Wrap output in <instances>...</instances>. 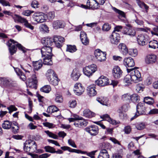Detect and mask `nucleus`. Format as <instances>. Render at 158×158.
Here are the masks:
<instances>
[{
  "instance_id": "59",
  "label": "nucleus",
  "mask_w": 158,
  "mask_h": 158,
  "mask_svg": "<svg viewBox=\"0 0 158 158\" xmlns=\"http://www.w3.org/2000/svg\"><path fill=\"white\" fill-rule=\"evenodd\" d=\"M153 81V77H148L145 80V82L148 85H151Z\"/></svg>"
},
{
  "instance_id": "58",
  "label": "nucleus",
  "mask_w": 158,
  "mask_h": 158,
  "mask_svg": "<svg viewBox=\"0 0 158 158\" xmlns=\"http://www.w3.org/2000/svg\"><path fill=\"white\" fill-rule=\"evenodd\" d=\"M157 107L158 108V104L156 105ZM149 114H158V109H152L148 112L147 113Z\"/></svg>"
},
{
  "instance_id": "4",
  "label": "nucleus",
  "mask_w": 158,
  "mask_h": 158,
  "mask_svg": "<svg viewBox=\"0 0 158 158\" xmlns=\"http://www.w3.org/2000/svg\"><path fill=\"white\" fill-rule=\"evenodd\" d=\"M69 122H74L73 125L76 127H83L86 126L88 123L86 120L83 119L82 117L69 118L68 119Z\"/></svg>"
},
{
  "instance_id": "54",
  "label": "nucleus",
  "mask_w": 158,
  "mask_h": 158,
  "mask_svg": "<svg viewBox=\"0 0 158 158\" xmlns=\"http://www.w3.org/2000/svg\"><path fill=\"white\" fill-rule=\"evenodd\" d=\"M87 67H89L90 72H92V74L97 70V66L95 64H92Z\"/></svg>"
},
{
  "instance_id": "20",
  "label": "nucleus",
  "mask_w": 158,
  "mask_h": 158,
  "mask_svg": "<svg viewBox=\"0 0 158 158\" xmlns=\"http://www.w3.org/2000/svg\"><path fill=\"white\" fill-rule=\"evenodd\" d=\"M123 64L126 67H133L135 65V62L131 57L125 58L123 60Z\"/></svg>"
},
{
  "instance_id": "45",
  "label": "nucleus",
  "mask_w": 158,
  "mask_h": 158,
  "mask_svg": "<svg viewBox=\"0 0 158 158\" xmlns=\"http://www.w3.org/2000/svg\"><path fill=\"white\" fill-rule=\"evenodd\" d=\"M131 95L127 93L123 95L122 96V99L124 101H130L131 100Z\"/></svg>"
},
{
  "instance_id": "38",
  "label": "nucleus",
  "mask_w": 158,
  "mask_h": 158,
  "mask_svg": "<svg viewBox=\"0 0 158 158\" xmlns=\"http://www.w3.org/2000/svg\"><path fill=\"white\" fill-rule=\"evenodd\" d=\"M149 47L154 49H156L158 48V42L156 40L149 42Z\"/></svg>"
},
{
  "instance_id": "23",
  "label": "nucleus",
  "mask_w": 158,
  "mask_h": 158,
  "mask_svg": "<svg viewBox=\"0 0 158 158\" xmlns=\"http://www.w3.org/2000/svg\"><path fill=\"white\" fill-rule=\"evenodd\" d=\"M53 38H44L41 40V42L44 45V46H51L53 44Z\"/></svg>"
},
{
  "instance_id": "18",
  "label": "nucleus",
  "mask_w": 158,
  "mask_h": 158,
  "mask_svg": "<svg viewBox=\"0 0 158 158\" xmlns=\"http://www.w3.org/2000/svg\"><path fill=\"white\" fill-rule=\"evenodd\" d=\"M74 91L76 95H80L82 94L85 90V88L80 83H76L74 85Z\"/></svg>"
},
{
  "instance_id": "57",
  "label": "nucleus",
  "mask_w": 158,
  "mask_h": 158,
  "mask_svg": "<svg viewBox=\"0 0 158 158\" xmlns=\"http://www.w3.org/2000/svg\"><path fill=\"white\" fill-rule=\"evenodd\" d=\"M113 10L116 13H118L119 15H120L122 17H125V13L117 9V8H116L115 7H113Z\"/></svg>"
},
{
  "instance_id": "22",
  "label": "nucleus",
  "mask_w": 158,
  "mask_h": 158,
  "mask_svg": "<svg viewBox=\"0 0 158 158\" xmlns=\"http://www.w3.org/2000/svg\"><path fill=\"white\" fill-rule=\"evenodd\" d=\"M81 75L80 71L77 68L74 69L71 75V78L74 81H77Z\"/></svg>"
},
{
  "instance_id": "49",
  "label": "nucleus",
  "mask_w": 158,
  "mask_h": 158,
  "mask_svg": "<svg viewBox=\"0 0 158 158\" xmlns=\"http://www.w3.org/2000/svg\"><path fill=\"white\" fill-rule=\"evenodd\" d=\"M111 28L110 24L108 23H106L104 24L102 27V30L103 31H109Z\"/></svg>"
},
{
  "instance_id": "9",
  "label": "nucleus",
  "mask_w": 158,
  "mask_h": 158,
  "mask_svg": "<svg viewBox=\"0 0 158 158\" xmlns=\"http://www.w3.org/2000/svg\"><path fill=\"white\" fill-rule=\"evenodd\" d=\"M137 41L139 45L144 46L147 44L149 42L147 35L144 34H140L137 37Z\"/></svg>"
},
{
  "instance_id": "51",
  "label": "nucleus",
  "mask_w": 158,
  "mask_h": 158,
  "mask_svg": "<svg viewBox=\"0 0 158 158\" xmlns=\"http://www.w3.org/2000/svg\"><path fill=\"white\" fill-rule=\"evenodd\" d=\"M44 148L45 149L46 152L51 153H53L54 151L55 150V149L54 148L49 146H45Z\"/></svg>"
},
{
  "instance_id": "36",
  "label": "nucleus",
  "mask_w": 158,
  "mask_h": 158,
  "mask_svg": "<svg viewBox=\"0 0 158 158\" xmlns=\"http://www.w3.org/2000/svg\"><path fill=\"white\" fill-rule=\"evenodd\" d=\"M143 101L145 103L149 105H152L154 102V99L149 97H145Z\"/></svg>"
},
{
  "instance_id": "26",
  "label": "nucleus",
  "mask_w": 158,
  "mask_h": 158,
  "mask_svg": "<svg viewBox=\"0 0 158 158\" xmlns=\"http://www.w3.org/2000/svg\"><path fill=\"white\" fill-rule=\"evenodd\" d=\"M118 47L120 51L123 55H126L128 53V48L125 44L123 43L120 44Z\"/></svg>"
},
{
  "instance_id": "39",
  "label": "nucleus",
  "mask_w": 158,
  "mask_h": 158,
  "mask_svg": "<svg viewBox=\"0 0 158 158\" xmlns=\"http://www.w3.org/2000/svg\"><path fill=\"white\" fill-rule=\"evenodd\" d=\"M89 67L87 66L83 68V71L85 75L88 77H90L92 75V72H90Z\"/></svg>"
},
{
  "instance_id": "43",
  "label": "nucleus",
  "mask_w": 158,
  "mask_h": 158,
  "mask_svg": "<svg viewBox=\"0 0 158 158\" xmlns=\"http://www.w3.org/2000/svg\"><path fill=\"white\" fill-rule=\"evenodd\" d=\"M77 48L75 46L71 45H67L66 51L70 52H73L77 50Z\"/></svg>"
},
{
  "instance_id": "5",
  "label": "nucleus",
  "mask_w": 158,
  "mask_h": 158,
  "mask_svg": "<svg viewBox=\"0 0 158 158\" xmlns=\"http://www.w3.org/2000/svg\"><path fill=\"white\" fill-rule=\"evenodd\" d=\"M0 83L4 86L9 88L15 87L17 85L15 81L7 78H0Z\"/></svg>"
},
{
  "instance_id": "25",
  "label": "nucleus",
  "mask_w": 158,
  "mask_h": 158,
  "mask_svg": "<svg viewBox=\"0 0 158 158\" xmlns=\"http://www.w3.org/2000/svg\"><path fill=\"white\" fill-rule=\"evenodd\" d=\"M100 118L103 119L104 120L107 121L110 123L112 124L116 125L117 124L116 121L113 120L110 117L109 115L107 114H103L101 116Z\"/></svg>"
},
{
  "instance_id": "46",
  "label": "nucleus",
  "mask_w": 158,
  "mask_h": 158,
  "mask_svg": "<svg viewBox=\"0 0 158 158\" xmlns=\"http://www.w3.org/2000/svg\"><path fill=\"white\" fill-rule=\"evenodd\" d=\"M138 5L140 8H144L146 10V12H148V10L149 7L143 2L139 1L138 2Z\"/></svg>"
},
{
  "instance_id": "34",
  "label": "nucleus",
  "mask_w": 158,
  "mask_h": 158,
  "mask_svg": "<svg viewBox=\"0 0 158 158\" xmlns=\"http://www.w3.org/2000/svg\"><path fill=\"white\" fill-rule=\"evenodd\" d=\"M2 126L4 129H9L11 127V122L8 120H5L3 121Z\"/></svg>"
},
{
  "instance_id": "48",
  "label": "nucleus",
  "mask_w": 158,
  "mask_h": 158,
  "mask_svg": "<svg viewBox=\"0 0 158 158\" xmlns=\"http://www.w3.org/2000/svg\"><path fill=\"white\" fill-rule=\"evenodd\" d=\"M55 101L57 103H62L63 101V99L62 96L58 94L56 95Z\"/></svg>"
},
{
  "instance_id": "24",
  "label": "nucleus",
  "mask_w": 158,
  "mask_h": 158,
  "mask_svg": "<svg viewBox=\"0 0 158 158\" xmlns=\"http://www.w3.org/2000/svg\"><path fill=\"white\" fill-rule=\"evenodd\" d=\"M87 5L88 6H89V8H91L93 9H97L99 7V6H98L95 0H88L87 1Z\"/></svg>"
},
{
  "instance_id": "50",
  "label": "nucleus",
  "mask_w": 158,
  "mask_h": 158,
  "mask_svg": "<svg viewBox=\"0 0 158 158\" xmlns=\"http://www.w3.org/2000/svg\"><path fill=\"white\" fill-rule=\"evenodd\" d=\"M128 53L131 56L135 57L137 55V51L136 49H130L128 51Z\"/></svg>"
},
{
  "instance_id": "56",
  "label": "nucleus",
  "mask_w": 158,
  "mask_h": 158,
  "mask_svg": "<svg viewBox=\"0 0 158 158\" xmlns=\"http://www.w3.org/2000/svg\"><path fill=\"white\" fill-rule=\"evenodd\" d=\"M43 124L44 126L48 127L49 128H53L55 127V125L54 124L48 122L43 123Z\"/></svg>"
},
{
  "instance_id": "11",
  "label": "nucleus",
  "mask_w": 158,
  "mask_h": 158,
  "mask_svg": "<svg viewBox=\"0 0 158 158\" xmlns=\"http://www.w3.org/2000/svg\"><path fill=\"white\" fill-rule=\"evenodd\" d=\"M108 81L109 80L106 77L102 76L95 81V83L98 86H104L109 85Z\"/></svg>"
},
{
  "instance_id": "28",
  "label": "nucleus",
  "mask_w": 158,
  "mask_h": 158,
  "mask_svg": "<svg viewBox=\"0 0 158 158\" xmlns=\"http://www.w3.org/2000/svg\"><path fill=\"white\" fill-rule=\"evenodd\" d=\"M15 70L17 75L20 77V78L23 81H25L26 79V77L23 72L19 68L13 67Z\"/></svg>"
},
{
  "instance_id": "40",
  "label": "nucleus",
  "mask_w": 158,
  "mask_h": 158,
  "mask_svg": "<svg viewBox=\"0 0 158 158\" xmlns=\"http://www.w3.org/2000/svg\"><path fill=\"white\" fill-rule=\"evenodd\" d=\"M51 88L49 85H45L40 89L41 91L46 93H49L51 90Z\"/></svg>"
},
{
  "instance_id": "63",
  "label": "nucleus",
  "mask_w": 158,
  "mask_h": 158,
  "mask_svg": "<svg viewBox=\"0 0 158 158\" xmlns=\"http://www.w3.org/2000/svg\"><path fill=\"white\" fill-rule=\"evenodd\" d=\"M12 131L14 134H16L18 132L19 129V126L11 127Z\"/></svg>"
},
{
  "instance_id": "3",
  "label": "nucleus",
  "mask_w": 158,
  "mask_h": 158,
  "mask_svg": "<svg viewBox=\"0 0 158 158\" xmlns=\"http://www.w3.org/2000/svg\"><path fill=\"white\" fill-rule=\"evenodd\" d=\"M148 109L145 108L144 103H139L136 106V112L135 114L131 118L130 120L132 121L139 115L147 114Z\"/></svg>"
},
{
  "instance_id": "6",
  "label": "nucleus",
  "mask_w": 158,
  "mask_h": 158,
  "mask_svg": "<svg viewBox=\"0 0 158 158\" xmlns=\"http://www.w3.org/2000/svg\"><path fill=\"white\" fill-rule=\"evenodd\" d=\"M136 67L134 68L129 69L127 68V72L130 73L131 77V80L134 81L136 80H140L141 77V74L140 72L136 69Z\"/></svg>"
},
{
  "instance_id": "53",
  "label": "nucleus",
  "mask_w": 158,
  "mask_h": 158,
  "mask_svg": "<svg viewBox=\"0 0 158 158\" xmlns=\"http://www.w3.org/2000/svg\"><path fill=\"white\" fill-rule=\"evenodd\" d=\"M103 52L100 49H96L94 51V55L95 58L97 59H98L99 56L101 55V53H103Z\"/></svg>"
},
{
  "instance_id": "37",
  "label": "nucleus",
  "mask_w": 158,
  "mask_h": 158,
  "mask_svg": "<svg viewBox=\"0 0 158 158\" xmlns=\"http://www.w3.org/2000/svg\"><path fill=\"white\" fill-rule=\"evenodd\" d=\"M59 110V109L55 106H49L47 110L48 113H53L56 112Z\"/></svg>"
},
{
  "instance_id": "47",
  "label": "nucleus",
  "mask_w": 158,
  "mask_h": 158,
  "mask_svg": "<svg viewBox=\"0 0 158 158\" xmlns=\"http://www.w3.org/2000/svg\"><path fill=\"white\" fill-rule=\"evenodd\" d=\"M44 132L50 137L55 139H57L58 138V136L54 134L49 131H45Z\"/></svg>"
},
{
  "instance_id": "21",
  "label": "nucleus",
  "mask_w": 158,
  "mask_h": 158,
  "mask_svg": "<svg viewBox=\"0 0 158 158\" xmlns=\"http://www.w3.org/2000/svg\"><path fill=\"white\" fill-rule=\"evenodd\" d=\"M95 85L94 84L91 85L87 88V94L90 97L94 96L97 94V92L95 90Z\"/></svg>"
},
{
  "instance_id": "16",
  "label": "nucleus",
  "mask_w": 158,
  "mask_h": 158,
  "mask_svg": "<svg viewBox=\"0 0 158 158\" xmlns=\"http://www.w3.org/2000/svg\"><path fill=\"white\" fill-rule=\"evenodd\" d=\"M120 36L118 33L113 31L111 35V42L114 44L117 45L119 42Z\"/></svg>"
},
{
  "instance_id": "30",
  "label": "nucleus",
  "mask_w": 158,
  "mask_h": 158,
  "mask_svg": "<svg viewBox=\"0 0 158 158\" xmlns=\"http://www.w3.org/2000/svg\"><path fill=\"white\" fill-rule=\"evenodd\" d=\"M33 65L35 70H38L42 66L43 64L41 60L33 62Z\"/></svg>"
},
{
  "instance_id": "61",
  "label": "nucleus",
  "mask_w": 158,
  "mask_h": 158,
  "mask_svg": "<svg viewBox=\"0 0 158 158\" xmlns=\"http://www.w3.org/2000/svg\"><path fill=\"white\" fill-rule=\"evenodd\" d=\"M131 74L127 75L124 79V81L126 83L130 82V80H131Z\"/></svg>"
},
{
  "instance_id": "1",
  "label": "nucleus",
  "mask_w": 158,
  "mask_h": 158,
  "mask_svg": "<svg viewBox=\"0 0 158 158\" xmlns=\"http://www.w3.org/2000/svg\"><path fill=\"white\" fill-rule=\"evenodd\" d=\"M6 45L9 47V52L11 56L16 52L17 47L18 48L19 50L23 51V53L26 52L27 50L21 44L18 43L17 42L13 39H10L7 42Z\"/></svg>"
},
{
  "instance_id": "62",
  "label": "nucleus",
  "mask_w": 158,
  "mask_h": 158,
  "mask_svg": "<svg viewBox=\"0 0 158 158\" xmlns=\"http://www.w3.org/2000/svg\"><path fill=\"white\" fill-rule=\"evenodd\" d=\"M40 27L43 31H44L46 32H48L49 31L48 28L45 24H42Z\"/></svg>"
},
{
  "instance_id": "12",
  "label": "nucleus",
  "mask_w": 158,
  "mask_h": 158,
  "mask_svg": "<svg viewBox=\"0 0 158 158\" xmlns=\"http://www.w3.org/2000/svg\"><path fill=\"white\" fill-rule=\"evenodd\" d=\"M85 130L92 135H95L98 133V127L95 125H92L87 127Z\"/></svg>"
},
{
  "instance_id": "10",
  "label": "nucleus",
  "mask_w": 158,
  "mask_h": 158,
  "mask_svg": "<svg viewBox=\"0 0 158 158\" xmlns=\"http://www.w3.org/2000/svg\"><path fill=\"white\" fill-rule=\"evenodd\" d=\"M64 38L60 36H54L53 37V43L55 46L58 48H60L62 46L63 43L64 41Z\"/></svg>"
},
{
  "instance_id": "29",
  "label": "nucleus",
  "mask_w": 158,
  "mask_h": 158,
  "mask_svg": "<svg viewBox=\"0 0 158 158\" xmlns=\"http://www.w3.org/2000/svg\"><path fill=\"white\" fill-rule=\"evenodd\" d=\"M123 33L125 34H127L132 36H134L135 34V31L134 30H132L131 29L125 27L123 31Z\"/></svg>"
},
{
  "instance_id": "64",
  "label": "nucleus",
  "mask_w": 158,
  "mask_h": 158,
  "mask_svg": "<svg viewBox=\"0 0 158 158\" xmlns=\"http://www.w3.org/2000/svg\"><path fill=\"white\" fill-rule=\"evenodd\" d=\"M80 38L81 40L87 38L86 34L84 31H81L80 35Z\"/></svg>"
},
{
  "instance_id": "31",
  "label": "nucleus",
  "mask_w": 158,
  "mask_h": 158,
  "mask_svg": "<svg viewBox=\"0 0 158 158\" xmlns=\"http://www.w3.org/2000/svg\"><path fill=\"white\" fill-rule=\"evenodd\" d=\"M83 115L88 118H91L95 116V114L93 112L91 111L88 109H86L84 110L83 112Z\"/></svg>"
},
{
  "instance_id": "27",
  "label": "nucleus",
  "mask_w": 158,
  "mask_h": 158,
  "mask_svg": "<svg viewBox=\"0 0 158 158\" xmlns=\"http://www.w3.org/2000/svg\"><path fill=\"white\" fill-rule=\"evenodd\" d=\"M52 55H47V56H43V63L45 65H51L52 64V62L51 60V58Z\"/></svg>"
},
{
  "instance_id": "7",
  "label": "nucleus",
  "mask_w": 158,
  "mask_h": 158,
  "mask_svg": "<svg viewBox=\"0 0 158 158\" xmlns=\"http://www.w3.org/2000/svg\"><path fill=\"white\" fill-rule=\"evenodd\" d=\"M38 82L37 77L35 74L32 75L31 78H29L27 81L26 85L27 87L31 88H34L36 89L37 88V84Z\"/></svg>"
},
{
  "instance_id": "35",
  "label": "nucleus",
  "mask_w": 158,
  "mask_h": 158,
  "mask_svg": "<svg viewBox=\"0 0 158 158\" xmlns=\"http://www.w3.org/2000/svg\"><path fill=\"white\" fill-rule=\"evenodd\" d=\"M52 79V77H48V80L51 84L52 85L56 86L57 85L58 83V78L57 75L54 76V77Z\"/></svg>"
},
{
  "instance_id": "14",
  "label": "nucleus",
  "mask_w": 158,
  "mask_h": 158,
  "mask_svg": "<svg viewBox=\"0 0 158 158\" xmlns=\"http://www.w3.org/2000/svg\"><path fill=\"white\" fill-rule=\"evenodd\" d=\"M102 146V149L98 156V158H109V155L106 150L104 147L105 145V143H103L101 144Z\"/></svg>"
},
{
  "instance_id": "55",
  "label": "nucleus",
  "mask_w": 158,
  "mask_h": 158,
  "mask_svg": "<svg viewBox=\"0 0 158 158\" xmlns=\"http://www.w3.org/2000/svg\"><path fill=\"white\" fill-rule=\"evenodd\" d=\"M87 67H89L90 72H92V74L97 70V66L95 64H92Z\"/></svg>"
},
{
  "instance_id": "32",
  "label": "nucleus",
  "mask_w": 158,
  "mask_h": 158,
  "mask_svg": "<svg viewBox=\"0 0 158 158\" xmlns=\"http://www.w3.org/2000/svg\"><path fill=\"white\" fill-rule=\"evenodd\" d=\"M53 27L54 29H56L59 28H63L64 27V24L61 21H56L53 23Z\"/></svg>"
},
{
  "instance_id": "41",
  "label": "nucleus",
  "mask_w": 158,
  "mask_h": 158,
  "mask_svg": "<svg viewBox=\"0 0 158 158\" xmlns=\"http://www.w3.org/2000/svg\"><path fill=\"white\" fill-rule=\"evenodd\" d=\"M46 75L47 78L48 79V77L51 78L52 77L54 78V76H56V74L53 70L50 69L47 71Z\"/></svg>"
},
{
  "instance_id": "33",
  "label": "nucleus",
  "mask_w": 158,
  "mask_h": 158,
  "mask_svg": "<svg viewBox=\"0 0 158 158\" xmlns=\"http://www.w3.org/2000/svg\"><path fill=\"white\" fill-rule=\"evenodd\" d=\"M30 155L32 158H47L50 155V154L45 153L39 156L37 154L30 153Z\"/></svg>"
},
{
  "instance_id": "15",
  "label": "nucleus",
  "mask_w": 158,
  "mask_h": 158,
  "mask_svg": "<svg viewBox=\"0 0 158 158\" xmlns=\"http://www.w3.org/2000/svg\"><path fill=\"white\" fill-rule=\"evenodd\" d=\"M156 56L154 54L147 56L145 58V61L146 64H152L156 61Z\"/></svg>"
},
{
  "instance_id": "8",
  "label": "nucleus",
  "mask_w": 158,
  "mask_h": 158,
  "mask_svg": "<svg viewBox=\"0 0 158 158\" xmlns=\"http://www.w3.org/2000/svg\"><path fill=\"white\" fill-rule=\"evenodd\" d=\"M46 15L40 12H37L35 13L33 15L34 20L38 23H42L44 22L46 20Z\"/></svg>"
},
{
  "instance_id": "60",
  "label": "nucleus",
  "mask_w": 158,
  "mask_h": 158,
  "mask_svg": "<svg viewBox=\"0 0 158 158\" xmlns=\"http://www.w3.org/2000/svg\"><path fill=\"white\" fill-rule=\"evenodd\" d=\"M9 111V113L10 114L13 111H16L17 110V108L14 106L11 105L9 107L7 108Z\"/></svg>"
},
{
  "instance_id": "52",
  "label": "nucleus",
  "mask_w": 158,
  "mask_h": 158,
  "mask_svg": "<svg viewBox=\"0 0 158 158\" xmlns=\"http://www.w3.org/2000/svg\"><path fill=\"white\" fill-rule=\"evenodd\" d=\"M101 54L100 56H99V58H98V60L102 61V60H105L106 57V52H103V53H101Z\"/></svg>"
},
{
  "instance_id": "42",
  "label": "nucleus",
  "mask_w": 158,
  "mask_h": 158,
  "mask_svg": "<svg viewBox=\"0 0 158 158\" xmlns=\"http://www.w3.org/2000/svg\"><path fill=\"white\" fill-rule=\"evenodd\" d=\"M131 100L133 102H138L140 100L139 97L137 94H133L131 95Z\"/></svg>"
},
{
  "instance_id": "17",
  "label": "nucleus",
  "mask_w": 158,
  "mask_h": 158,
  "mask_svg": "<svg viewBox=\"0 0 158 158\" xmlns=\"http://www.w3.org/2000/svg\"><path fill=\"white\" fill-rule=\"evenodd\" d=\"M52 48L50 46H43L41 50L42 57L47 56V55H52Z\"/></svg>"
},
{
  "instance_id": "2",
  "label": "nucleus",
  "mask_w": 158,
  "mask_h": 158,
  "mask_svg": "<svg viewBox=\"0 0 158 158\" xmlns=\"http://www.w3.org/2000/svg\"><path fill=\"white\" fill-rule=\"evenodd\" d=\"M37 146L35 141L31 140L26 141L24 144V151L30 155L37 150Z\"/></svg>"
},
{
  "instance_id": "13",
  "label": "nucleus",
  "mask_w": 158,
  "mask_h": 158,
  "mask_svg": "<svg viewBox=\"0 0 158 158\" xmlns=\"http://www.w3.org/2000/svg\"><path fill=\"white\" fill-rule=\"evenodd\" d=\"M16 16L18 21L21 23H23L24 25L26 27L31 30H33L34 28V26H32L30 23H28L26 19L17 15H16Z\"/></svg>"
},
{
  "instance_id": "44",
  "label": "nucleus",
  "mask_w": 158,
  "mask_h": 158,
  "mask_svg": "<svg viewBox=\"0 0 158 158\" xmlns=\"http://www.w3.org/2000/svg\"><path fill=\"white\" fill-rule=\"evenodd\" d=\"M135 127L138 130H140L144 129L145 127V126L144 123H140L136 124Z\"/></svg>"
},
{
  "instance_id": "19",
  "label": "nucleus",
  "mask_w": 158,
  "mask_h": 158,
  "mask_svg": "<svg viewBox=\"0 0 158 158\" xmlns=\"http://www.w3.org/2000/svg\"><path fill=\"white\" fill-rule=\"evenodd\" d=\"M122 71L118 66H115L112 71L113 75L115 78H120L122 75Z\"/></svg>"
}]
</instances>
